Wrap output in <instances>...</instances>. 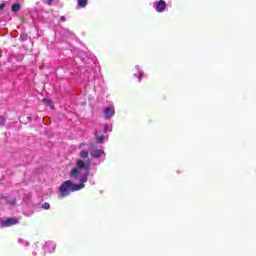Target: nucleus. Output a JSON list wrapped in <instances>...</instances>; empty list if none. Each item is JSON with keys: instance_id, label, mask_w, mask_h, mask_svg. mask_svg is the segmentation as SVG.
Masks as SVG:
<instances>
[{"instance_id": "11", "label": "nucleus", "mask_w": 256, "mask_h": 256, "mask_svg": "<svg viewBox=\"0 0 256 256\" xmlns=\"http://www.w3.org/2000/svg\"><path fill=\"white\" fill-rule=\"evenodd\" d=\"M96 141L97 143H103V141H105V136L104 135L97 136Z\"/></svg>"}, {"instance_id": "9", "label": "nucleus", "mask_w": 256, "mask_h": 256, "mask_svg": "<svg viewBox=\"0 0 256 256\" xmlns=\"http://www.w3.org/2000/svg\"><path fill=\"white\" fill-rule=\"evenodd\" d=\"M7 204L11 205V207H15L17 205V199L13 198L11 200H7Z\"/></svg>"}, {"instance_id": "13", "label": "nucleus", "mask_w": 256, "mask_h": 256, "mask_svg": "<svg viewBox=\"0 0 256 256\" xmlns=\"http://www.w3.org/2000/svg\"><path fill=\"white\" fill-rule=\"evenodd\" d=\"M20 39H21V41H27L28 39H29V35H27V34H21L20 35Z\"/></svg>"}, {"instance_id": "17", "label": "nucleus", "mask_w": 256, "mask_h": 256, "mask_svg": "<svg viewBox=\"0 0 256 256\" xmlns=\"http://www.w3.org/2000/svg\"><path fill=\"white\" fill-rule=\"evenodd\" d=\"M53 3V0H48V5H51Z\"/></svg>"}, {"instance_id": "19", "label": "nucleus", "mask_w": 256, "mask_h": 256, "mask_svg": "<svg viewBox=\"0 0 256 256\" xmlns=\"http://www.w3.org/2000/svg\"><path fill=\"white\" fill-rule=\"evenodd\" d=\"M104 131H105V133H107V126L104 127Z\"/></svg>"}, {"instance_id": "20", "label": "nucleus", "mask_w": 256, "mask_h": 256, "mask_svg": "<svg viewBox=\"0 0 256 256\" xmlns=\"http://www.w3.org/2000/svg\"><path fill=\"white\" fill-rule=\"evenodd\" d=\"M2 199H7V196H2Z\"/></svg>"}, {"instance_id": "2", "label": "nucleus", "mask_w": 256, "mask_h": 256, "mask_svg": "<svg viewBox=\"0 0 256 256\" xmlns=\"http://www.w3.org/2000/svg\"><path fill=\"white\" fill-rule=\"evenodd\" d=\"M17 224H19V218L11 217L1 220V227H13V225Z\"/></svg>"}, {"instance_id": "12", "label": "nucleus", "mask_w": 256, "mask_h": 256, "mask_svg": "<svg viewBox=\"0 0 256 256\" xmlns=\"http://www.w3.org/2000/svg\"><path fill=\"white\" fill-rule=\"evenodd\" d=\"M135 75V77H137V79H138V81H141V79H143V72H138V73H136V74H134Z\"/></svg>"}, {"instance_id": "4", "label": "nucleus", "mask_w": 256, "mask_h": 256, "mask_svg": "<svg viewBox=\"0 0 256 256\" xmlns=\"http://www.w3.org/2000/svg\"><path fill=\"white\" fill-rule=\"evenodd\" d=\"M115 115V108L114 107H107L104 109V116L106 119H113Z\"/></svg>"}, {"instance_id": "18", "label": "nucleus", "mask_w": 256, "mask_h": 256, "mask_svg": "<svg viewBox=\"0 0 256 256\" xmlns=\"http://www.w3.org/2000/svg\"><path fill=\"white\" fill-rule=\"evenodd\" d=\"M99 135V132L98 131H95V136L97 137Z\"/></svg>"}, {"instance_id": "5", "label": "nucleus", "mask_w": 256, "mask_h": 256, "mask_svg": "<svg viewBox=\"0 0 256 256\" xmlns=\"http://www.w3.org/2000/svg\"><path fill=\"white\" fill-rule=\"evenodd\" d=\"M103 150H93L91 152V156L94 158V159H99L100 156L103 155Z\"/></svg>"}, {"instance_id": "10", "label": "nucleus", "mask_w": 256, "mask_h": 256, "mask_svg": "<svg viewBox=\"0 0 256 256\" xmlns=\"http://www.w3.org/2000/svg\"><path fill=\"white\" fill-rule=\"evenodd\" d=\"M79 7H87V0H78Z\"/></svg>"}, {"instance_id": "7", "label": "nucleus", "mask_w": 256, "mask_h": 256, "mask_svg": "<svg viewBox=\"0 0 256 256\" xmlns=\"http://www.w3.org/2000/svg\"><path fill=\"white\" fill-rule=\"evenodd\" d=\"M80 159H87L89 157V151L87 150H81L79 153Z\"/></svg>"}, {"instance_id": "1", "label": "nucleus", "mask_w": 256, "mask_h": 256, "mask_svg": "<svg viewBox=\"0 0 256 256\" xmlns=\"http://www.w3.org/2000/svg\"><path fill=\"white\" fill-rule=\"evenodd\" d=\"M85 169L84 174L80 177V183L75 184L71 180L64 181L59 188L60 197H67L69 193H75V191H81L85 189V183L89 180V171H91V161H83L79 159L76 161V168L70 171L71 179H78L81 175V170Z\"/></svg>"}, {"instance_id": "3", "label": "nucleus", "mask_w": 256, "mask_h": 256, "mask_svg": "<svg viewBox=\"0 0 256 256\" xmlns=\"http://www.w3.org/2000/svg\"><path fill=\"white\" fill-rule=\"evenodd\" d=\"M157 13H164L165 9H167V3L165 0H160L155 2Z\"/></svg>"}, {"instance_id": "16", "label": "nucleus", "mask_w": 256, "mask_h": 256, "mask_svg": "<svg viewBox=\"0 0 256 256\" xmlns=\"http://www.w3.org/2000/svg\"><path fill=\"white\" fill-rule=\"evenodd\" d=\"M61 21H63V22H65V21H67V18L65 17V16H61Z\"/></svg>"}, {"instance_id": "15", "label": "nucleus", "mask_w": 256, "mask_h": 256, "mask_svg": "<svg viewBox=\"0 0 256 256\" xmlns=\"http://www.w3.org/2000/svg\"><path fill=\"white\" fill-rule=\"evenodd\" d=\"M5 7H6L5 3L0 4V11H3V9H5Z\"/></svg>"}, {"instance_id": "14", "label": "nucleus", "mask_w": 256, "mask_h": 256, "mask_svg": "<svg viewBox=\"0 0 256 256\" xmlns=\"http://www.w3.org/2000/svg\"><path fill=\"white\" fill-rule=\"evenodd\" d=\"M42 209H45L46 211L51 209V205L48 203V202H45L43 205H42Z\"/></svg>"}, {"instance_id": "6", "label": "nucleus", "mask_w": 256, "mask_h": 256, "mask_svg": "<svg viewBox=\"0 0 256 256\" xmlns=\"http://www.w3.org/2000/svg\"><path fill=\"white\" fill-rule=\"evenodd\" d=\"M11 11H13V13H19V11H21V5L19 3L12 4Z\"/></svg>"}, {"instance_id": "8", "label": "nucleus", "mask_w": 256, "mask_h": 256, "mask_svg": "<svg viewBox=\"0 0 256 256\" xmlns=\"http://www.w3.org/2000/svg\"><path fill=\"white\" fill-rule=\"evenodd\" d=\"M42 102L44 103V105H46L47 107H51L53 108V102L50 99L44 98L42 100Z\"/></svg>"}]
</instances>
